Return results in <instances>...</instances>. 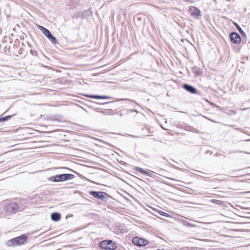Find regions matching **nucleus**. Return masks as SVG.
<instances>
[{
	"label": "nucleus",
	"mask_w": 250,
	"mask_h": 250,
	"mask_svg": "<svg viewBox=\"0 0 250 250\" xmlns=\"http://www.w3.org/2000/svg\"><path fill=\"white\" fill-rule=\"evenodd\" d=\"M135 169L137 171L140 172V173H141L142 174L147 175V176H150L151 177H152L153 175L151 171L149 172L147 170H144V169H143L142 168L140 167H136Z\"/></svg>",
	"instance_id": "obj_11"
},
{
	"label": "nucleus",
	"mask_w": 250,
	"mask_h": 250,
	"mask_svg": "<svg viewBox=\"0 0 250 250\" xmlns=\"http://www.w3.org/2000/svg\"><path fill=\"white\" fill-rule=\"evenodd\" d=\"M109 97L108 96H100V99H109Z\"/></svg>",
	"instance_id": "obj_19"
},
{
	"label": "nucleus",
	"mask_w": 250,
	"mask_h": 250,
	"mask_svg": "<svg viewBox=\"0 0 250 250\" xmlns=\"http://www.w3.org/2000/svg\"><path fill=\"white\" fill-rule=\"evenodd\" d=\"M184 225L186 226H188V227H194V225H192V224H191L190 223H188V222H184Z\"/></svg>",
	"instance_id": "obj_18"
},
{
	"label": "nucleus",
	"mask_w": 250,
	"mask_h": 250,
	"mask_svg": "<svg viewBox=\"0 0 250 250\" xmlns=\"http://www.w3.org/2000/svg\"><path fill=\"white\" fill-rule=\"evenodd\" d=\"M156 250H164V249H162V250H161V249H157Z\"/></svg>",
	"instance_id": "obj_26"
},
{
	"label": "nucleus",
	"mask_w": 250,
	"mask_h": 250,
	"mask_svg": "<svg viewBox=\"0 0 250 250\" xmlns=\"http://www.w3.org/2000/svg\"><path fill=\"white\" fill-rule=\"evenodd\" d=\"M85 13L87 14V15H89V14H92V12L89 10H87L86 11H85Z\"/></svg>",
	"instance_id": "obj_21"
},
{
	"label": "nucleus",
	"mask_w": 250,
	"mask_h": 250,
	"mask_svg": "<svg viewBox=\"0 0 250 250\" xmlns=\"http://www.w3.org/2000/svg\"><path fill=\"white\" fill-rule=\"evenodd\" d=\"M244 169H240L239 170H243Z\"/></svg>",
	"instance_id": "obj_27"
},
{
	"label": "nucleus",
	"mask_w": 250,
	"mask_h": 250,
	"mask_svg": "<svg viewBox=\"0 0 250 250\" xmlns=\"http://www.w3.org/2000/svg\"><path fill=\"white\" fill-rule=\"evenodd\" d=\"M90 194L92 195L93 197L101 199L104 201H106V197L108 196L106 193L103 191H91L90 192Z\"/></svg>",
	"instance_id": "obj_4"
},
{
	"label": "nucleus",
	"mask_w": 250,
	"mask_h": 250,
	"mask_svg": "<svg viewBox=\"0 0 250 250\" xmlns=\"http://www.w3.org/2000/svg\"><path fill=\"white\" fill-rule=\"evenodd\" d=\"M37 27L42 32V33H43V32L46 31V30L47 29L45 27H43V26H42L41 25H38L37 26Z\"/></svg>",
	"instance_id": "obj_17"
},
{
	"label": "nucleus",
	"mask_w": 250,
	"mask_h": 250,
	"mask_svg": "<svg viewBox=\"0 0 250 250\" xmlns=\"http://www.w3.org/2000/svg\"><path fill=\"white\" fill-rule=\"evenodd\" d=\"M235 26L237 28L238 30L239 31V33L242 35V37H244L245 38L247 37L246 34L244 32V31L243 30V29L241 28V27L239 25V24L237 23H234Z\"/></svg>",
	"instance_id": "obj_13"
},
{
	"label": "nucleus",
	"mask_w": 250,
	"mask_h": 250,
	"mask_svg": "<svg viewBox=\"0 0 250 250\" xmlns=\"http://www.w3.org/2000/svg\"><path fill=\"white\" fill-rule=\"evenodd\" d=\"M189 12L191 15L198 19L201 15L200 11L195 7H191L189 8Z\"/></svg>",
	"instance_id": "obj_10"
},
{
	"label": "nucleus",
	"mask_w": 250,
	"mask_h": 250,
	"mask_svg": "<svg viewBox=\"0 0 250 250\" xmlns=\"http://www.w3.org/2000/svg\"><path fill=\"white\" fill-rule=\"evenodd\" d=\"M191 131L194 132H196L197 131V129L193 127H191Z\"/></svg>",
	"instance_id": "obj_20"
},
{
	"label": "nucleus",
	"mask_w": 250,
	"mask_h": 250,
	"mask_svg": "<svg viewBox=\"0 0 250 250\" xmlns=\"http://www.w3.org/2000/svg\"><path fill=\"white\" fill-rule=\"evenodd\" d=\"M159 214L163 216H165V217H169L170 216V215H169V214L166 213V212H165L164 211H159Z\"/></svg>",
	"instance_id": "obj_16"
},
{
	"label": "nucleus",
	"mask_w": 250,
	"mask_h": 250,
	"mask_svg": "<svg viewBox=\"0 0 250 250\" xmlns=\"http://www.w3.org/2000/svg\"><path fill=\"white\" fill-rule=\"evenodd\" d=\"M246 109H247V108H243L242 110H246Z\"/></svg>",
	"instance_id": "obj_24"
},
{
	"label": "nucleus",
	"mask_w": 250,
	"mask_h": 250,
	"mask_svg": "<svg viewBox=\"0 0 250 250\" xmlns=\"http://www.w3.org/2000/svg\"><path fill=\"white\" fill-rule=\"evenodd\" d=\"M99 246L104 250H114L116 248L115 244L110 240H104L99 243Z\"/></svg>",
	"instance_id": "obj_3"
},
{
	"label": "nucleus",
	"mask_w": 250,
	"mask_h": 250,
	"mask_svg": "<svg viewBox=\"0 0 250 250\" xmlns=\"http://www.w3.org/2000/svg\"><path fill=\"white\" fill-rule=\"evenodd\" d=\"M85 96L94 99H100V96L97 95H85Z\"/></svg>",
	"instance_id": "obj_15"
},
{
	"label": "nucleus",
	"mask_w": 250,
	"mask_h": 250,
	"mask_svg": "<svg viewBox=\"0 0 250 250\" xmlns=\"http://www.w3.org/2000/svg\"><path fill=\"white\" fill-rule=\"evenodd\" d=\"M127 217H128V216L127 215H126V218H125L126 220H129V219L128 218H127Z\"/></svg>",
	"instance_id": "obj_23"
},
{
	"label": "nucleus",
	"mask_w": 250,
	"mask_h": 250,
	"mask_svg": "<svg viewBox=\"0 0 250 250\" xmlns=\"http://www.w3.org/2000/svg\"><path fill=\"white\" fill-rule=\"evenodd\" d=\"M125 200H126V201H129V200L127 199V198H126H126H125Z\"/></svg>",
	"instance_id": "obj_25"
},
{
	"label": "nucleus",
	"mask_w": 250,
	"mask_h": 250,
	"mask_svg": "<svg viewBox=\"0 0 250 250\" xmlns=\"http://www.w3.org/2000/svg\"><path fill=\"white\" fill-rule=\"evenodd\" d=\"M43 34L47 38L48 40H49L52 43L55 44L57 43V41L56 39L52 36L51 32L47 29L43 32Z\"/></svg>",
	"instance_id": "obj_9"
},
{
	"label": "nucleus",
	"mask_w": 250,
	"mask_h": 250,
	"mask_svg": "<svg viewBox=\"0 0 250 250\" xmlns=\"http://www.w3.org/2000/svg\"><path fill=\"white\" fill-rule=\"evenodd\" d=\"M27 237L24 235H21L19 237H17L9 240L6 244L8 247H15L16 246H20L23 244L26 241Z\"/></svg>",
	"instance_id": "obj_1"
},
{
	"label": "nucleus",
	"mask_w": 250,
	"mask_h": 250,
	"mask_svg": "<svg viewBox=\"0 0 250 250\" xmlns=\"http://www.w3.org/2000/svg\"><path fill=\"white\" fill-rule=\"evenodd\" d=\"M19 207L17 203H11L9 204L6 205L4 209L5 211L9 212L15 213L17 211Z\"/></svg>",
	"instance_id": "obj_6"
},
{
	"label": "nucleus",
	"mask_w": 250,
	"mask_h": 250,
	"mask_svg": "<svg viewBox=\"0 0 250 250\" xmlns=\"http://www.w3.org/2000/svg\"><path fill=\"white\" fill-rule=\"evenodd\" d=\"M229 38L231 42L234 44L240 43L241 39L240 35L235 32H232L229 34Z\"/></svg>",
	"instance_id": "obj_7"
},
{
	"label": "nucleus",
	"mask_w": 250,
	"mask_h": 250,
	"mask_svg": "<svg viewBox=\"0 0 250 250\" xmlns=\"http://www.w3.org/2000/svg\"><path fill=\"white\" fill-rule=\"evenodd\" d=\"M183 88L191 94H196L197 92V89L194 87L188 84H183Z\"/></svg>",
	"instance_id": "obj_8"
},
{
	"label": "nucleus",
	"mask_w": 250,
	"mask_h": 250,
	"mask_svg": "<svg viewBox=\"0 0 250 250\" xmlns=\"http://www.w3.org/2000/svg\"><path fill=\"white\" fill-rule=\"evenodd\" d=\"M196 74L197 75H200L201 74V73L200 72V71H197L196 72Z\"/></svg>",
	"instance_id": "obj_22"
},
{
	"label": "nucleus",
	"mask_w": 250,
	"mask_h": 250,
	"mask_svg": "<svg viewBox=\"0 0 250 250\" xmlns=\"http://www.w3.org/2000/svg\"><path fill=\"white\" fill-rule=\"evenodd\" d=\"M12 116L8 115L3 117H0V122H3L10 119Z\"/></svg>",
	"instance_id": "obj_14"
},
{
	"label": "nucleus",
	"mask_w": 250,
	"mask_h": 250,
	"mask_svg": "<svg viewBox=\"0 0 250 250\" xmlns=\"http://www.w3.org/2000/svg\"><path fill=\"white\" fill-rule=\"evenodd\" d=\"M132 243L138 247H143L146 245L148 242L147 240L139 237H135L132 239Z\"/></svg>",
	"instance_id": "obj_5"
},
{
	"label": "nucleus",
	"mask_w": 250,
	"mask_h": 250,
	"mask_svg": "<svg viewBox=\"0 0 250 250\" xmlns=\"http://www.w3.org/2000/svg\"><path fill=\"white\" fill-rule=\"evenodd\" d=\"M74 177V175L72 174H61L51 177L50 180L54 182H60L68 181Z\"/></svg>",
	"instance_id": "obj_2"
},
{
	"label": "nucleus",
	"mask_w": 250,
	"mask_h": 250,
	"mask_svg": "<svg viewBox=\"0 0 250 250\" xmlns=\"http://www.w3.org/2000/svg\"><path fill=\"white\" fill-rule=\"evenodd\" d=\"M61 214L58 212H53L51 215V219L53 221H58L60 220Z\"/></svg>",
	"instance_id": "obj_12"
}]
</instances>
